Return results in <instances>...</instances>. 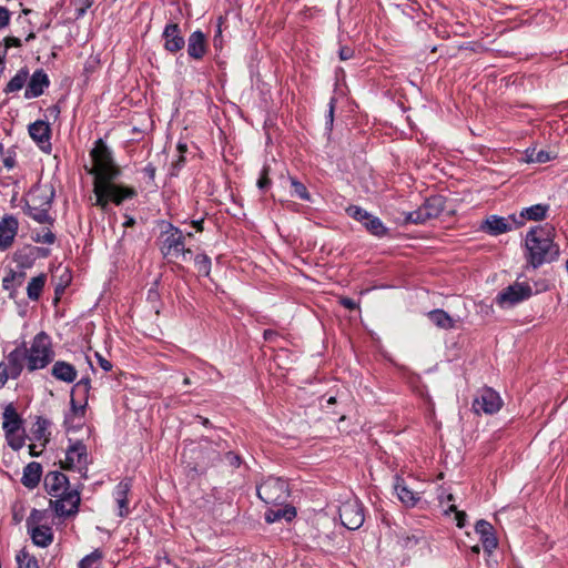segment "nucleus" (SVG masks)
<instances>
[{"label": "nucleus", "instance_id": "obj_2", "mask_svg": "<svg viewBox=\"0 0 568 568\" xmlns=\"http://www.w3.org/2000/svg\"><path fill=\"white\" fill-rule=\"evenodd\" d=\"M47 493L54 497L50 500V507L59 517H71L78 514L81 503L80 491L71 489L68 477L59 471H49L44 477Z\"/></svg>", "mask_w": 568, "mask_h": 568}, {"label": "nucleus", "instance_id": "obj_17", "mask_svg": "<svg viewBox=\"0 0 568 568\" xmlns=\"http://www.w3.org/2000/svg\"><path fill=\"white\" fill-rule=\"evenodd\" d=\"M28 131L31 139L43 152H51V128L49 123L42 120H38L29 125Z\"/></svg>", "mask_w": 568, "mask_h": 568}, {"label": "nucleus", "instance_id": "obj_55", "mask_svg": "<svg viewBox=\"0 0 568 568\" xmlns=\"http://www.w3.org/2000/svg\"><path fill=\"white\" fill-rule=\"evenodd\" d=\"M354 57V49L347 45H342L338 50V58L342 61L349 60Z\"/></svg>", "mask_w": 568, "mask_h": 568}, {"label": "nucleus", "instance_id": "obj_13", "mask_svg": "<svg viewBox=\"0 0 568 568\" xmlns=\"http://www.w3.org/2000/svg\"><path fill=\"white\" fill-rule=\"evenodd\" d=\"M54 197V189L50 187V194L44 197L43 203L39 204H30L29 202H26L23 205V212L29 217H31L33 221L40 223V224H49L53 225L54 219L49 214V210L52 206Z\"/></svg>", "mask_w": 568, "mask_h": 568}, {"label": "nucleus", "instance_id": "obj_12", "mask_svg": "<svg viewBox=\"0 0 568 568\" xmlns=\"http://www.w3.org/2000/svg\"><path fill=\"white\" fill-rule=\"evenodd\" d=\"M503 399L499 394L491 387H483L479 389L473 400V410L476 414L493 415L500 410Z\"/></svg>", "mask_w": 568, "mask_h": 568}, {"label": "nucleus", "instance_id": "obj_40", "mask_svg": "<svg viewBox=\"0 0 568 568\" xmlns=\"http://www.w3.org/2000/svg\"><path fill=\"white\" fill-rule=\"evenodd\" d=\"M71 282H72L71 272L68 268H64L59 276V281L57 283H54L53 303L55 305L60 302L62 295L65 292V288L71 284Z\"/></svg>", "mask_w": 568, "mask_h": 568}, {"label": "nucleus", "instance_id": "obj_7", "mask_svg": "<svg viewBox=\"0 0 568 568\" xmlns=\"http://www.w3.org/2000/svg\"><path fill=\"white\" fill-rule=\"evenodd\" d=\"M445 204L446 199L443 195H432L417 210L406 213L404 222L406 224H425L437 219L444 211Z\"/></svg>", "mask_w": 568, "mask_h": 568}, {"label": "nucleus", "instance_id": "obj_4", "mask_svg": "<svg viewBox=\"0 0 568 568\" xmlns=\"http://www.w3.org/2000/svg\"><path fill=\"white\" fill-rule=\"evenodd\" d=\"M160 251L163 257H182L185 260L187 254H192L190 248L185 247V237L182 231L171 222L161 221Z\"/></svg>", "mask_w": 568, "mask_h": 568}, {"label": "nucleus", "instance_id": "obj_5", "mask_svg": "<svg viewBox=\"0 0 568 568\" xmlns=\"http://www.w3.org/2000/svg\"><path fill=\"white\" fill-rule=\"evenodd\" d=\"M90 155L94 163L95 180H116L121 173L115 165L111 149L102 139L95 141Z\"/></svg>", "mask_w": 568, "mask_h": 568}, {"label": "nucleus", "instance_id": "obj_60", "mask_svg": "<svg viewBox=\"0 0 568 568\" xmlns=\"http://www.w3.org/2000/svg\"><path fill=\"white\" fill-rule=\"evenodd\" d=\"M339 304L349 311H354L358 307L357 303L351 297H342Z\"/></svg>", "mask_w": 568, "mask_h": 568}, {"label": "nucleus", "instance_id": "obj_33", "mask_svg": "<svg viewBox=\"0 0 568 568\" xmlns=\"http://www.w3.org/2000/svg\"><path fill=\"white\" fill-rule=\"evenodd\" d=\"M51 426V422L43 417H38L31 428L32 439L40 442L41 446L44 447L49 442L50 433L48 428Z\"/></svg>", "mask_w": 568, "mask_h": 568}, {"label": "nucleus", "instance_id": "obj_44", "mask_svg": "<svg viewBox=\"0 0 568 568\" xmlns=\"http://www.w3.org/2000/svg\"><path fill=\"white\" fill-rule=\"evenodd\" d=\"M527 162L530 163H546L551 160V155L548 151L537 150L535 148L526 150Z\"/></svg>", "mask_w": 568, "mask_h": 568}, {"label": "nucleus", "instance_id": "obj_21", "mask_svg": "<svg viewBox=\"0 0 568 568\" xmlns=\"http://www.w3.org/2000/svg\"><path fill=\"white\" fill-rule=\"evenodd\" d=\"M132 488V479L131 478H124L121 480L113 490V498L118 505L119 511L118 516L121 518H125L130 514L129 509V493Z\"/></svg>", "mask_w": 568, "mask_h": 568}, {"label": "nucleus", "instance_id": "obj_37", "mask_svg": "<svg viewBox=\"0 0 568 568\" xmlns=\"http://www.w3.org/2000/svg\"><path fill=\"white\" fill-rule=\"evenodd\" d=\"M29 78V71L27 68L20 69L16 75L7 83L3 92L9 94L20 91L27 83Z\"/></svg>", "mask_w": 568, "mask_h": 568}, {"label": "nucleus", "instance_id": "obj_11", "mask_svg": "<svg viewBox=\"0 0 568 568\" xmlns=\"http://www.w3.org/2000/svg\"><path fill=\"white\" fill-rule=\"evenodd\" d=\"M532 295V287L526 282H515L503 288L496 296V304L500 307H511Z\"/></svg>", "mask_w": 568, "mask_h": 568}, {"label": "nucleus", "instance_id": "obj_18", "mask_svg": "<svg viewBox=\"0 0 568 568\" xmlns=\"http://www.w3.org/2000/svg\"><path fill=\"white\" fill-rule=\"evenodd\" d=\"M550 205L546 203H538L528 207L521 209L518 216L515 214L509 215L516 227L524 225L525 221L539 222L547 217Z\"/></svg>", "mask_w": 568, "mask_h": 568}, {"label": "nucleus", "instance_id": "obj_36", "mask_svg": "<svg viewBox=\"0 0 568 568\" xmlns=\"http://www.w3.org/2000/svg\"><path fill=\"white\" fill-rule=\"evenodd\" d=\"M428 318L439 328L449 329L454 327V320L444 310L437 308L428 313Z\"/></svg>", "mask_w": 568, "mask_h": 568}, {"label": "nucleus", "instance_id": "obj_50", "mask_svg": "<svg viewBox=\"0 0 568 568\" xmlns=\"http://www.w3.org/2000/svg\"><path fill=\"white\" fill-rule=\"evenodd\" d=\"M336 102H337V99L335 97H332L328 102V111L325 116V125L328 131H332V129H333Z\"/></svg>", "mask_w": 568, "mask_h": 568}, {"label": "nucleus", "instance_id": "obj_38", "mask_svg": "<svg viewBox=\"0 0 568 568\" xmlns=\"http://www.w3.org/2000/svg\"><path fill=\"white\" fill-rule=\"evenodd\" d=\"M85 405L87 403L84 405H78L73 397V394L71 393L70 412L67 413L64 416V426L67 430L75 428V426H73V419L77 416H79L80 418L84 416Z\"/></svg>", "mask_w": 568, "mask_h": 568}, {"label": "nucleus", "instance_id": "obj_19", "mask_svg": "<svg viewBox=\"0 0 568 568\" xmlns=\"http://www.w3.org/2000/svg\"><path fill=\"white\" fill-rule=\"evenodd\" d=\"M50 85V80L48 74L43 69H38L30 77L29 82L27 83V88L24 91L26 99H34L44 93V90Z\"/></svg>", "mask_w": 568, "mask_h": 568}, {"label": "nucleus", "instance_id": "obj_26", "mask_svg": "<svg viewBox=\"0 0 568 568\" xmlns=\"http://www.w3.org/2000/svg\"><path fill=\"white\" fill-rule=\"evenodd\" d=\"M394 489L400 503L406 507H415L420 499L418 493L408 488L405 480L400 477H396Z\"/></svg>", "mask_w": 568, "mask_h": 568}, {"label": "nucleus", "instance_id": "obj_62", "mask_svg": "<svg viewBox=\"0 0 568 568\" xmlns=\"http://www.w3.org/2000/svg\"><path fill=\"white\" fill-rule=\"evenodd\" d=\"M21 45V41L20 39L18 38H14V37H7L4 39V48L6 51L11 48V47H20Z\"/></svg>", "mask_w": 568, "mask_h": 568}, {"label": "nucleus", "instance_id": "obj_61", "mask_svg": "<svg viewBox=\"0 0 568 568\" xmlns=\"http://www.w3.org/2000/svg\"><path fill=\"white\" fill-rule=\"evenodd\" d=\"M156 168L152 163H148L143 169V173L151 181L154 182Z\"/></svg>", "mask_w": 568, "mask_h": 568}, {"label": "nucleus", "instance_id": "obj_15", "mask_svg": "<svg viewBox=\"0 0 568 568\" xmlns=\"http://www.w3.org/2000/svg\"><path fill=\"white\" fill-rule=\"evenodd\" d=\"M64 469H73L74 467L85 468L88 464L87 446L81 440L71 443L65 450L64 462H60Z\"/></svg>", "mask_w": 568, "mask_h": 568}, {"label": "nucleus", "instance_id": "obj_10", "mask_svg": "<svg viewBox=\"0 0 568 568\" xmlns=\"http://www.w3.org/2000/svg\"><path fill=\"white\" fill-rule=\"evenodd\" d=\"M3 423L2 428L4 430L6 439L8 445L13 450H19L24 445V437L17 435L20 429H22L23 420L13 407L12 404H9L3 410Z\"/></svg>", "mask_w": 568, "mask_h": 568}, {"label": "nucleus", "instance_id": "obj_63", "mask_svg": "<svg viewBox=\"0 0 568 568\" xmlns=\"http://www.w3.org/2000/svg\"><path fill=\"white\" fill-rule=\"evenodd\" d=\"M97 358H98L100 367L104 372H110L112 369V364L108 359H105L103 356H101L100 354L97 353Z\"/></svg>", "mask_w": 568, "mask_h": 568}, {"label": "nucleus", "instance_id": "obj_32", "mask_svg": "<svg viewBox=\"0 0 568 568\" xmlns=\"http://www.w3.org/2000/svg\"><path fill=\"white\" fill-rule=\"evenodd\" d=\"M32 542L41 548L50 546L53 541V531L49 526L33 527L28 530Z\"/></svg>", "mask_w": 568, "mask_h": 568}, {"label": "nucleus", "instance_id": "obj_54", "mask_svg": "<svg viewBox=\"0 0 568 568\" xmlns=\"http://www.w3.org/2000/svg\"><path fill=\"white\" fill-rule=\"evenodd\" d=\"M184 164H185V156L182 154H179L178 159L172 162L170 174L172 176H176L179 174L180 170L184 166Z\"/></svg>", "mask_w": 568, "mask_h": 568}, {"label": "nucleus", "instance_id": "obj_6", "mask_svg": "<svg viewBox=\"0 0 568 568\" xmlns=\"http://www.w3.org/2000/svg\"><path fill=\"white\" fill-rule=\"evenodd\" d=\"M258 498L267 505L283 506L290 497L286 480L270 476L256 487Z\"/></svg>", "mask_w": 568, "mask_h": 568}, {"label": "nucleus", "instance_id": "obj_57", "mask_svg": "<svg viewBox=\"0 0 568 568\" xmlns=\"http://www.w3.org/2000/svg\"><path fill=\"white\" fill-rule=\"evenodd\" d=\"M10 17V11L7 8L0 6V30L9 24Z\"/></svg>", "mask_w": 568, "mask_h": 568}, {"label": "nucleus", "instance_id": "obj_16", "mask_svg": "<svg viewBox=\"0 0 568 568\" xmlns=\"http://www.w3.org/2000/svg\"><path fill=\"white\" fill-rule=\"evenodd\" d=\"M162 39L164 41V49L170 53H176L181 51L185 45V40L181 28L176 22H169L165 24L162 32Z\"/></svg>", "mask_w": 568, "mask_h": 568}, {"label": "nucleus", "instance_id": "obj_22", "mask_svg": "<svg viewBox=\"0 0 568 568\" xmlns=\"http://www.w3.org/2000/svg\"><path fill=\"white\" fill-rule=\"evenodd\" d=\"M19 222L13 215H6L0 221V248H9L18 233Z\"/></svg>", "mask_w": 568, "mask_h": 568}, {"label": "nucleus", "instance_id": "obj_35", "mask_svg": "<svg viewBox=\"0 0 568 568\" xmlns=\"http://www.w3.org/2000/svg\"><path fill=\"white\" fill-rule=\"evenodd\" d=\"M45 282L47 275L44 273H41L30 280L27 286V295L31 301H38L40 298Z\"/></svg>", "mask_w": 568, "mask_h": 568}, {"label": "nucleus", "instance_id": "obj_1", "mask_svg": "<svg viewBox=\"0 0 568 568\" xmlns=\"http://www.w3.org/2000/svg\"><path fill=\"white\" fill-rule=\"evenodd\" d=\"M555 229L549 225L532 226L525 237V258L532 268L556 261L560 255L559 246L554 242Z\"/></svg>", "mask_w": 568, "mask_h": 568}, {"label": "nucleus", "instance_id": "obj_24", "mask_svg": "<svg viewBox=\"0 0 568 568\" xmlns=\"http://www.w3.org/2000/svg\"><path fill=\"white\" fill-rule=\"evenodd\" d=\"M206 37L201 30L193 31L187 39V54L193 60H201L206 53Z\"/></svg>", "mask_w": 568, "mask_h": 568}, {"label": "nucleus", "instance_id": "obj_48", "mask_svg": "<svg viewBox=\"0 0 568 568\" xmlns=\"http://www.w3.org/2000/svg\"><path fill=\"white\" fill-rule=\"evenodd\" d=\"M43 519V513L41 510H38V509H32L29 517L27 518V521H26V525H27V529H31L33 527H39L40 523L42 521Z\"/></svg>", "mask_w": 568, "mask_h": 568}, {"label": "nucleus", "instance_id": "obj_47", "mask_svg": "<svg viewBox=\"0 0 568 568\" xmlns=\"http://www.w3.org/2000/svg\"><path fill=\"white\" fill-rule=\"evenodd\" d=\"M268 172H270V166L268 165H264L262 171H261L260 178L257 180V187L262 192H265L266 190H268V187L272 184V181L268 178Z\"/></svg>", "mask_w": 568, "mask_h": 568}, {"label": "nucleus", "instance_id": "obj_3", "mask_svg": "<svg viewBox=\"0 0 568 568\" xmlns=\"http://www.w3.org/2000/svg\"><path fill=\"white\" fill-rule=\"evenodd\" d=\"M27 369L32 373L45 368L54 358L50 336L45 332L38 333L30 347L26 346Z\"/></svg>", "mask_w": 568, "mask_h": 568}, {"label": "nucleus", "instance_id": "obj_14", "mask_svg": "<svg viewBox=\"0 0 568 568\" xmlns=\"http://www.w3.org/2000/svg\"><path fill=\"white\" fill-rule=\"evenodd\" d=\"M342 525L349 530H356L364 524V508L357 500L345 503L339 508Z\"/></svg>", "mask_w": 568, "mask_h": 568}, {"label": "nucleus", "instance_id": "obj_59", "mask_svg": "<svg viewBox=\"0 0 568 568\" xmlns=\"http://www.w3.org/2000/svg\"><path fill=\"white\" fill-rule=\"evenodd\" d=\"M32 250L36 256V260L38 258H45L50 255L51 251L47 247H40V246H33Z\"/></svg>", "mask_w": 568, "mask_h": 568}, {"label": "nucleus", "instance_id": "obj_29", "mask_svg": "<svg viewBox=\"0 0 568 568\" xmlns=\"http://www.w3.org/2000/svg\"><path fill=\"white\" fill-rule=\"evenodd\" d=\"M398 544L405 549H413L425 541V532L422 529H402L397 534Z\"/></svg>", "mask_w": 568, "mask_h": 568}, {"label": "nucleus", "instance_id": "obj_56", "mask_svg": "<svg viewBox=\"0 0 568 568\" xmlns=\"http://www.w3.org/2000/svg\"><path fill=\"white\" fill-rule=\"evenodd\" d=\"M11 278L14 281V284L17 287L21 286L26 280V272L24 270L21 271H13L10 270Z\"/></svg>", "mask_w": 568, "mask_h": 568}, {"label": "nucleus", "instance_id": "obj_34", "mask_svg": "<svg viewBox=\"0 0 568 568\" xmlns=\"http://www.w3.org/2000/svg\"><path fill=\"white\" fill-rule=\"evenodd\" d=\"M13 260L19 268H31L34 262L37 261L32 250V245H26L22 248L18 250L14 253Z\"/></svg>", "mask_w": 568, "mask_h": 568}, {"label": "nucleus", "instance_id": "obj_8", "mask_svg": "<svg viewBox=\"0 0 568 568\" xmlns=\"http://www.w3.org/2000/svg\"><path fill=\"white\" fill-rule=\"evenodd\" d=\"M26 343L20 344L7 356V362H0V389L4 387L9 378L20 377L24 366L27 367Z\"/></svg>", "mask_w": 568, "mask_h": 568}, {"label": "nucleus", "instance_id": "obj_46", "mask_svg": "<svg viewBox=\"0 0 568 568\" xmlns=\"http://www.w3.org/2000/svg\"><path fill=\"white\" fill-rule=\"evenodd\" d=\"M31 239L36 243L53 244L57 240L55 234L50 229H42L32 233Z\"/></svg>", "mask_w": 568, "mask_h": 568}, {"label": "nucleus", "instance_id": "obj_41", "mask_svg": "<svg viewBox=\"0 0 568 568\" xmlns=\"http://www.w3.org/2000/svg\"><path fill=\"white\" fill-rule=\"evenodd\" d=\"M194 265L201 276L209 277L212 268V261L205 253H199L194 257Z\"/></svg>", "mask_w": 568, "mask_h": 568}, {"label": "nucleus", "instance_id": "obj_31", "mask_svg": "<svg viewBox=\"0 0 568 568\" xmlns=\"http://www.w3.org/2000/svg\"><path fill=\"white\" fill-rule=\"evenodd\" d=\"M296 517V509L294 506L284 504L280 508H270L265 513V521L268 524H273L281 519H285L286 521H292Z\"/></svg>", "mask_w": 568, "mask_h": 568}, {"label": "nucleus", "instance_id": "obj_45", "mask_svg": "<svg viewBox=\"0 0 568 568\" xmlns=\"http://www.w3.org/2000/svg\"><path fill=\"white\" fill-rule=\"evenodd\" d=\"M291 187L293 195L297 196L298 199L311 202L312 196L311 193L307 191V187L297 179L290 176Z\"/></svg>", "mask_w": 568, "mask_h": 568}, {"label": "nucleus", "instance_id": "obj_25", "mask_svg": "<svg viewBox=\"0 0 568 568\" xmlns=\"http://www.w3.org/2000/svg\"><path fill=\"white\" fill-rule=\"evenodd\" d=\"M51 375L58 381L70 384L77 379L78 371L65 361H57L51 368Z\"/></svg>", "mask_w": 568, "mask_h": 568}, {"label": "nucleus", "instance_id": "obj_30", "mask_svg": "<svg viewBox=\"0 0 568 568\" xmlns=\"http://www.w3.org/2000/svg\"><path fill=\"white\" fill-rule=\"evenodd\" d=\"M41 476H42L41 464H39L37 462H31L23 468V475L21 478V483L24 487H27L29 489H33L39 485Z\"/></svg>", "mask_w": 568, "mask_h": 568}, {"label": "nucleus", "instance_id": "obj_27", "mask_svg": "<svg viewBox=\"0 0 568 568\" xmlns=\"http://www.w3.org/2000/svg\"><path fill=\"white\" fill-rule=\"evenodd\" d=\"M481 229L486 233L493 236H497L511 231L513 227L508 223V219L498 215H490L485 220Z\"/></svg>", "mask_w": 568, "mask_h": 568}, {"label": "nucleus", "instance_id": "obj_51", "mask_svg": "<svg viewBox=\"0 0 568 568\" xmlns=\"http://www.w3.org/2000/svg\"><path fill=\"white\" fill-rule=\"evenodd\" d=\"M16 284L14 281L11 278V273L9 272L3 278H2V288L4 291H9V297L13 298L16 293Z\"/></svg>", "mask_w": 568, "mask_h": 568}, {"label": "nucleus", "instance_id": "obj_20", "mask_svg": "<svg viewBox=\"0 0 568 568\" xmlns=\"http://www.w3.org/2000/svg\"><path fill=\"white\" fill-rule=\"evenodd\" d=\"M475 531L479 536L484 550L491 554L498 546L493 525L485 519H479L475 525Z\"/></svg>", "mask_w": 568, "mask_h": 568}, {"label": "nucleus", "instance_id": "obj_28", "mask_svg": "<svg viewBox=\"0 0 568 568\" xmlns=\"http://www.w3.org/2000/svg\"><path fill=\"white\" fill-rule=\"evenodd\" d=\"M199 455L201 456L202 460L196 463V465L193 467V470L200 474L205 473L209 467L214 466L221 459L220 452L212 448L211 446L202 447L199 450Z\"/></svg>", "mask_w": 568, "mask_h": 568}, {"label": "nucleus", "instance_id": "obj_9", "mask_svg": "<svg viewBox=\"0 0 568 568\" xmlns=\"http://www.w3.org/2000/svg\"><path fill=\"white\" fill-rule=\"evenodd\" d=\"M345 212L349 217L359 222L371 235L382 239L389 234V229L384 225L383 221L362 206L348 205Z\"/></svg>", "mask_w": 568, "mask_h": 568}, {"label": "nucleus", "instance_id": "obj_53", "mask_svg": "<svg viewBox=\"0 0 568 568\" xmlns=\"http://www.w3.org/2000/svg\"><path fill=\"white\" fill-rule=\"evenodd\" d=\"M224 459L229 463L230 466L235 468L240 467L242 464V457L234 452L225 453Z\"/></svg>", "mask_w": 568, "mask_h": 568}, {"label": "nucleus", "instance_id": "obj_49", "mask_svg": "<svg viewBox=\"0 0 568 568\" xmlns=\"http://www.w3.org/2000/svg\"><path fill=\"white\" fill-rule=\"evenodd\" d=\"M90 388H91V381H90V377H82L72 388V394H74V392H78V393H82L84 398L87 399L88 397V394L90 392Z\"/></svg>", "mask_w": 568, "mask_h": 568}, {"label": "nucleus", "instance_id": "obj_64", "mask_svg": "<svg viewBox=\"0 0 568 568\" xmlns=\"http://www.w3.org/2000/svg\"><path fill=\"white\" fill-rule=\"evenodd\" d=\"M213 45H214L215 49H221L222 48V30H221V26L217 27L216 33L214 34Z\"/></svg>", "mask_w": 568, "mask_h": 568}, {"label": "nucleus", "instance_id": "obj_39", "mask_svg": "<svg viewBox=\"0 0 568 568\" xmlns=\"http://www.w3.org/2000/svg\"><path fill=\"white\" fill-rule=\"evenodd\" d=\"M94 195H95V202L94 205L101 207L104 212L109 210V203L110 197L106 192L105 185L103 183V180H95L94 181V189H93Z\"/></svg>", "mask_w": 568, "mask_h": 568}, {"label": "nucleus", "instance_id": "obj_43", "mask_svg": "<svg viewBox=\"0 0 568 568\" xmlns=\"http://www.w3.org/2000/svg\"><path fill=\"white\" fill-rule=\"evenodd\" d=\"M103 558V552L100 549L93 550L91 554L84 556L78 564L79 568H98Z\"/></svg>", "mask_w": 568, "mask_h": 568}, {"label": "nucleus", "instance_id": "obj_52", "mask_svg": "<svg viewBox=\"0 0 568 568\" xmlns=\"http://www.w3.org/2000/svg\"><path fill=\"white\" fill-rule=\"evenodd\" d=\"M449 510L455 513V519L459 528H464L467 520V514L457 509L455 505L449 506Z\"/></svg>", "mask_w": 568, "mask_h": 568}, {"label": "nucleus", "instance_id": "obj_58", "mask_svg": "<svg viewBox=\"0 0 568 568\" xmlns=\"http://www.w3.org/2000/svg\"><path fill=\"white\" fill-rule=\"evenodd\" d=\"M16 153L13 151H8V154L3 158V165L8 169V170H11L14 168L16 165Z\"/></svg>", "mask_w": 568, "mask_h": 568}, {"label": "nucleus", "instance_id": "obj_23", "mask_svg": "<svg viewBox=\"0 0 568 568\" xmlns=\"http://www.w3.org/2000/svg\"><path fill=\"white\" fill-rule=\"evenodd\" d=\"M106 192L110 197V202L115 205H121L123 201L133 199L136 195V191L133 187L115 184L114 180H103Z\"/></svg>", "mask_w": 568, "mask_h": 568}, {"label": "nucleus", "instance_id": "obj_42", "mask_svg": "<svg viewBox=\"0 0 568 568\" xmlns=\"http://www.w3.org/2000/svg\"><path fill=\"white\" fill-rule=\"evenodd\" d=\"M16 560L18 568H40L37 558L30 555L24 548L17 554Z\"/></svg>", "mask_w": 568, "mask_h": 568}]
</instances>
